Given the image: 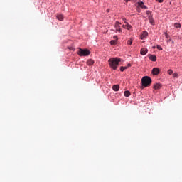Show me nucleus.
<instances>
[{"mask_svg": "<svg viewBox=\"0 0 182 182\" xmlns=\"http://www.w3.org/2000/svg\"><path fill=\"white\" fill-rule=\"evenodd\" d=\"M142 86L144 87H147V86H150L151 85V78L149 76H145L141 79Z\"/></svg>", "mask_w": 182, "mask_h": 182, "instance_id": "2", "label": "nucleus"}, {"mask_svg": "<svg viewBox=\"0 0 182 182\" xmlns=\"http://www.w3.org/2000/svg\"><path fill=\"white\" fill-rule=\"evenodd\" d=\"M159 73H160V69L157 68H154L152 70V75H154V76H157Z\"/></svg>", "mask_w": 182, "mask_h": 182, "instance_id": "4", "label": "nucleus"}, {"mask_svg": "<svg viewBox=\"0 0 182 182\" xmlns=\"http://www.w3.org/2000/svg\"><path fill=\"white\" fill-rule=\"evenodd\" d=\"M146 15H148V18H149V16H153V15L151 14V11H149V10H147V11H146Z\"/></svg>", "mask_w": 182, "mask_h": 182, "instance_id": "18", "label": "nucleus"}, {"mask_svg": "<svg viewBox=\"0 0 182 182\" xmlns=\"http://www.w3.org/2000/svg\"><path fill=\"white\" fill-rule=\"evenodd\" d=\"M130 66H132V65H130V64H128V68H130Z\"/></svg>", "mask_w": 182, "mask_h": 182, "instance_id": "30", "label": "nucleus"}, {"mask_svg": "<svg viewBox=\"0 0 182 182\" xmlns=\"http://www.w3.org/2000/svg\"><path fill=\"white\" fill-rule=\"evenodd\" d=\"M168 75H173V70L170 69L168 70Z\"/></svg>", "mask_w": 182, "mask_h": 182, "instance_id": "25", "label": "nucleus"}, {"mask_svg": "<svg viewBox=\"0 0 182 182\" xmlns=\"http://www.w3.org/2000/svg\"><path fill=\"white\" fill-rule=\"evenodd\" d=\"M136 5H138L140 8H142L144 9H147V6L144 5V3L143 1L137 2L136 3Z\"/></svg>", "mask_w": 182, "mask_h": 182, "instance_id": "5", "label": "nucleus"}, {"mask_svg": "<svg viewBox=\"0 0 182 182\" xmlns=\"http://www.w3.org/2000/svg\"><path fill=\"white\" fill-rule=\"evenodd\" d=\"M56 18L58 21H63L64 18L63 15L62 14H57Z\"/></svg>", "mask_w": 182, "mask_h": 182, "instance_id": "12", "label": "nucleus"}, {"mask_svg": "<svg viewBox=\"0 0 182 182\" xmlns=\"http://www.w3.org/2000/svg\"><path fill=\"white\" fill-rule=\"evenodd\" d=\"M120 58H112L109 60V65L112 69L116 70L117 69V66H119V62H120Z\"/></svg>", "mask_w": 182, "mask_h": 182, "instance_id": "1", "label": "nucleus"}, {"mask_svg": "<svg viewBox=\"0 0 182 182\" xmlns=\"http://www.w3.org/2000/svg\"><path fill=\"white\" fill-rule=\"evenodd\" d=\"M125 1V4H127V2H136L135 0H124Z\"/></svg>", "mask_w": 182, "mask_h": 182, "instance_id": "21", "label": "nucleus"}, {"mask_svg": "<svg viewBox=\"0 0 182 182\" xmlns=\"http://www.w3.org/2000/svg\"><path fill=\"white\" fill-rule=\"evenodd\" d=\"M157 2H159V4H162L163 0H156Z\"/></svg>", "mask_w": 182, "mask_h": 182, "instance_id": "29", "label": "nucleus"}, {"mask_svg": "<svg viewBox=\"0 0 182 182\" xmlns=\"http://www.w3.org/2000/svg\"><path fill=\"white\" fill-rule=\"evenodd\" d=\"M123 21H124V22L125 23V22H126V18H124Z\"/></svg>", "mask_w": 182, "mask_h": 182, "instance_id": "31", "label": "nucleus"}, {"mask_svg": "<svg viewBox=\"0 0 182 182\" xmlns=\"http://www.w3.org/2000/svg\"><path fill=\"white\" fill-rule=\"evenodd\" d=\"M149 59H150V60L152 62H156V60H157V57L154 55H149Z\"/></svg>", "mask_w": 182, "mask_h": 182, "instance_id": "8", "label": "nucleus"}, {"mask_svg": "<svg viewBox=\"0 0 182 182\" xmlns=\"http://www.w3.org/2000/svg\"><path fill=\"white\" fill-rule=\"evenodd\" d=\"M115 28H120V23H119V22H116V23H115Z\"/></svg>", "mask_w": 182, "mask_h": 182, "instance_id": "19", "label": "nucleus"}, {"mask_svg": "<svg viewBox=\"0 0 182 182\" xmlns=\"http://www.w3.org/2000/svg\"><path fill=\"white\" fill-rule=\"evenodd\" d=\"M125 24L126 25H122V28H124V29H127L128 31H130V29H132V26L129 24V23L127 21H125Z\"/></svg>", "mask_w": 182, "mask_h": 182, "instance_id": "6", "label": "nucleus"}, {"mask_svg": "<svg viewBox=\"0 0 182 182\" xmlns=\"http://www.w3.org/2000/svg\"><path fill=\"white\" fill-rule=\"evenodd\" d=\"M127 66H125V67H123V66H122V67H120V70H121V72H124V70H126V69H127Z\"/></svg>", "mask_w": 182, "mask_h": 182, "instance_id": "17", "label": "nucleus"}, {"mask_svg": "<svg viewBox=\"0 0 182 182\" xmlns=\"http://www.w3.org/2000/svg\"><path fill=\"white\" fill-rule=\"evenodd\" d=\"M113 39H114V41H117V39H118V38H117V36H113Z\"/></svg>", "mask_w": 182, "mask_h": 182, "instance_id": "28", "label": "nucleus"}, {"mask_svg": "<svg viewBox=\"0 0 182 182\" xmlns=\"http://www.w3.org/2000/svg\"><path fill=\"white\" fill-rule=\"evenodd\" d=\"M174 27L177 28V29H178V28H181V24H180L178 23H174Z\"/></svg>", "mask_w": 182, "mask_h": 182, "instance_id": "16", "label": "nucleus"}, {"mask_svg": "<svg viewBox=\"0 0 182 182\" xmlns=\"http://www.w3.org/2000/svg\"><path fill=\"white\" fill-rule=\"evenodd\" d=\"M93 63H95V61H93L92 59H90L87 61V65H88V66H92Z\"/></svg>", "mask_w": 182, "mask_h": 182, "instance_id": "14", "label": "nucleus"}, {"mask_svg": "<svg viewBox=\"0 0 182 182\" xmlns=\"http://www.w3.org/2000/svg\"><path fill=\"white\" fill-rule=\"evenodd\" d=\"M160 87H161L160 83H156L154 85V89H155V90L160 89Z\"/></svg>", "mask_w": 182, "mask_h": 182, "instance_id": "13", "label": "nucleus"}, {"mask_svg": "<svg viewBox=\"0 0 182 182\" xmlns=\"http://www.w3.org/2000/svg\"><path fill=\"white\" fill-rule=\"evenodd\" d=\"M173 77H178V73H173Z\"/></svg>", "mask_w": 182, "mask_h": 182, "instance_id": "26", "label": "nucleus"}, {"mask_svg": "<svg viewBox=\"0 0 182 182\" xmlns=\"http://www.w3.org/2000/svg\"><path fill=\"white\" fill-rule=\"evenodd\" d=\"M77 55H79V56H89L90 55V51L87 49L80 48L77 51Z\"/></svg>", "mask_w": 182, "mask_h": 182, "instance_id": "3", "label": "nucleus"}, {"mask_svg": "<svg viewBox=\"0 0 182 182\" xmlns=\"http://www.w3.org/2000/svg\"><path fill=\"white\" fill-rule=\"evenodd\" d=\"M165 36H166V39H168V38H170V36L168 34H167V33H165Z\"/></svg>", "mask_w": 182, "mask_h": 182, "instance_id": "27", "label": "nucleus"}, {"mask_svg": "<svg viewBox=\"0 0 182 182\" xmlns=\"http://www.w3.org/2000/svg\"><path fill=\"white\" fill-rule=\"evenodd\" d=\"M124 96L129 97V96H130V91H124Z\"/></svg>", "mask_w": 182, "mask_h": 182, "instance_id": "15", "label": "nucleus"}, {"mask_svg": "<svg viewBox=\"0 0 182 182\" xmlns=\"http://www.w3.org/2000/svg\"><path fill=\"white\" fill-rule=\"evenodd\" d=\"M133 43V40L130 39L127 41V45H132Z\"/></svg>", "mask_w": 182, "mask_h": 182, "instance_id": "22", "label": "nucleus"}, {"mask_svg": "<svg viewBox=\"0 0 182 182\" xmlns=\"http://www.w3.org/2000/svg\"><path fill=\"white\" fill-rule=\"evenodd\" d=\"M147 52H148L147 48H141V55H146Z\"/></svg>", "mask_w": 182, "mask_h": 182, "instance_id": "11", "label": "nucleus"}, {"mask_svg": "<svg viewBox=\"0 0 182 182\" xmlns=\"http://www.w3.org/2000/svg\"><path fill=\"white\" fill-rule=\"evenodd\" d=\"M148 19H149V23H151V25H153V26L155 25L154 19H153V16H149Z\"/></svg>", "mask_w": 182, "mask_h": 182, "instance_id": "9", "label": "nucleus"}, {"mask_svg": "<svg viewBox=\"0 0 182 182\" xmlns=\"http://www.w3.org/2000/svg\"><path fill=\"white\" fill-rule=\"evenodd\" d=\"M116 43H117L116 40H112V41H110V44H111V45H116Z\"/></svg>", "mask_w": 182, "mask_h": 182, "instance_id": "20", "label": "nucleus"}, {"mask_svg": "<svg viewBox=\"0 0 182 182\" xmlns=\"http://www.w3.org/2000/svg\"><path fill=\"white\" fill-rule=\"evenodd\" d=\"M112 89L114 92H119L120 86L119 85H114L112 86Z\"/></svg>", "mask_w": 182, "mask_h": 182, "instance_id": "10", "label": "nucleus"}, {"mask_svg": "<svg viewBox=\"0 0 182 182\" xmlns=\"http://www.w3.org/2000/svg\"><path fill=\"white\" fill-rule=\"evenodd\" d=\"M149 36V33L147 31H144L141 35V39H146Z\"/></svg>", "mask_w": 182, "mask_h": 182, "instance_id": "7", "label": "nucleus"}, {"mask_svg": "<svg viewBox=\"0 0 182 182\" xmlns=\"http://www.w3.org/2000/svg\"><path fill=\"white\" fill-rule=\"evenodd\" d=\"M116 31L120 33L122 32V29L120 28V27H118L116 28Z\"/></svg>", "mask_w": 182, "mask_h": 182, "instance_id": "23", "label": "nucleus"}, {"mask_svg": "<svg viewBox=\"0 0 182 182\" xmlns=\"http://www.w3.org/2000/svg\"><path fill=\"white\" fill-rule=\"evenodd\" d=\"M156 48L159 50H163V48H161L160 46H156Z\"/></svg>", "mask_w": 182, "mask_h": 182, "instance_id": "24", "label": "nucleus"}]
</instances>
